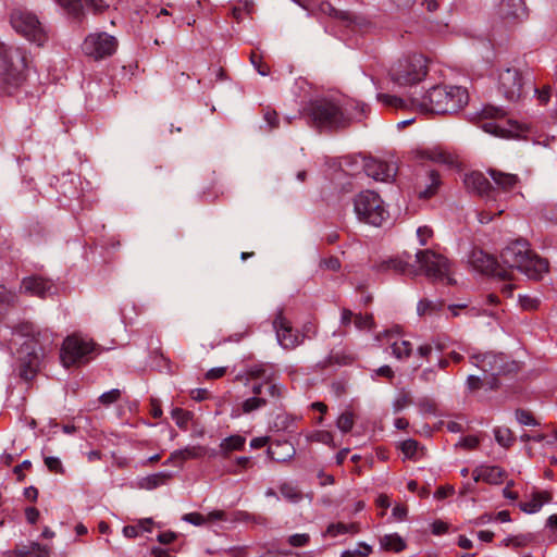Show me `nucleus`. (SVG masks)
<instances>
[{
  "instance_id": "ddd939ff",
  "label": "nucleus",
  "mask_w": 557,
  "mask_h": 557,
  "mask_svg": "<svg viewBox=\"0 0 557 557\" xmlns=\"http://www.w3.org/2000/svg\"><path fill=\"white\" fill-rule=\"evenodd\" d=\"M92 351V344L78 336H69L61 349V361L69 368L76 363L87 361V356Z\"/></svg>"
},
{
  "instance_id": "338daca9",
  "label": "nucleus",
  "mask_w": 557,
  "mask_h": 557,
  "mask_svg": "<svg viewBox=\"0 0 557 557\" xmlns=\"http://www.w3.org/2000/svg\"><path fill=\"white\" fill-rule=\"evenodd\" d=\"M139 527L138 525H126L123 528V534L125 537L135 539L139 535Z\"/></svg>"
},
{
  "instance_id": "0e129e2a",
  "label": "nucleus",
  "mask_w": 557,
  "mask_h": 557,
  "mask_svg": "<svg viewBox=\"0 0 557 557\" xmlns=\"http://www.w3.org/2000/svg\"><path fill=\"white\" fill-rule=\"evenodd\" d=\"M454 487L453 486H442L440 488L436 490L434 496L435 498L437 499H444L446 498L447 496L449 495H453L454 494Z\"/></svg>"
},
{
  "instance_id": "20e7f679",
  "label": "nucleus",
  "mask_w": 557,
  "mask_h": 557,
  "mask_svg": "<svg viewBox=\"0 0 557 557\" xmlns=\"http://www.w3.org/2000/svg\"><path fill=\"white\" fill-rule=\"evenodd\" d=\"M502 265L509 271L512 278V271L518 270L530 280L540 281L548 272L549 263L529 248L527 240L518 239L507 245L500 253Z\"/></svg>"
},
{
  "instance_id": "f257e3e1",
  "label": "nucleus",
  "mask_w": 557,
  "mask_h": 557,
  "mask_svg": "<svg viewBox=\"0 0 557 557\" xmlns=\"http://www.w3.org/2000/svg\"><path fill=\"white\" fill-rule=\"evenodd\" d=\"M13 343L20 345L16 351L21 377L32 380L39 370L45 355L52 350L54 336L49 330H37L34 324L23 322L12 332Z\"/></svg>"
},
{
  "instance_id": "4d7b16f0",
  "label": "nucleus",
  "mask_w": 557,
  "mask_h": 557,
  "mask_svg": "<svg viewBox=\"0 0 557 557\" xmlns=\"http://www.w3.org/2000/svg\"><path fill=\"white\" fill-rule=\"evenodd\" d=\"M263 120L267 122L270 129L277 127L278 116H277L276 111L268 108L263 113Z\"/></svg>"
},
{
  "instance_id": "bb28decb",
  "label": "nucleus",
  "mask_w": 557,
  "mask_h": 557,
  "mask_svg": "<svg viewBox=\"0 0 557 557\" xmlns=\"http://www.w3.org/2000/svg\"><path fill=\"white\" fill-rule=\"evenodd\" d=\"M472 474L474 482L482 480L490 484H499L503 482L505 476L504 470L496 466H484L476 468Z\"/></svg>"
},
{
  "instance_id": "6e6552de",
  "label": "nucleus",
  "mask_w": 557,
  "mask_h": 557,
  "mask_svg": "<svg viewBox=\"0 0 557 557\" xmlns=\"http://www.w3.org/2000/svg\"><path fill=\"white\" fill-rule=\"evenodd\" d=\"M416 262L418 263V274L423 273L434 281L453 284L450 263L445 256L430 249L418 250L416 252Z\"/></svg>"
},
{
  "instance_id": "4468645a",
  "label": "nucleus",
  "mask_w": 557,
  "mask_h": 557,
  "mask_svg": "<svg viewBox=\"0 0 557 557\" xmlns=\"http://www.w3.org/2000/svg\"><path fill=\"white\" fill-rule=\"evenodd\" d=\"M468 262L475 271L482 274L498 276L503 280L509 277V271L497 262L493 256L484 252L482 249H472Z\"/></svg>"
},
{
  "instance_id": "4c0bfd02",
  "label": "nucleus",
  "mask_w": 557,
  "mask_h": 557,
  "mask_svg": "<svg viewBox=\"0 0 557 557\" xmlns=\"http://www.w3.org/2000/svg\"><path fill=\"white\" fill-rule=\"evenodd\" d=\"M358 527L354 523L351 524H345L342 522L330 524L326 529V534L335 537L339 534H346V533H357Z\"/></svg>"
},
{
  "instance_id": "2f4dec72",
  "label": "nucleus",
  "mask_w": 557,
  "mask_h": 557,
  "mask_svg": "<svg viewBox=\"0 0 557 557\" xmlns=\"http://www.w3.org/2000/svg\"><path fill=\"white\" fill-rule=\"evenodd\" d=\"M444 307L442 300L421 299L417 305V312L420 317L434 315Z\"/></svg>"
},
{
  "instance_id": "bf43d9fd",
  "label": "nucleus",
  "mask_w": 557,
  "mask_h": 557,
  "mask_svg": "<svg viewBox=\"0 0 557 557\" xmlns=\"http://www.w3.org/2000/svg\"><path fill=\"white\" fill-rule=\"evenodd\" d=\"M308 541H309V535L306 533L293 534L288 539V543L295 547L304 546L308 543Z\"/></svg>"
},
{
  "instance_id": "b1692460",
  "label": "nucleus",
  "mask_w": 557,
  "mask_h": 557,
  "mask_svg": "<svg viewBox=\"0 0 557 557\" xmlns=\"http://www.w3.org/2000/svg\"><path fill=\"white\" fill-rule=\"evenodd\" d=\"M3 557H49V548L33 542L29 545H16L14 549L5 552Z\"/></svg>"
},
{
  "instance_id": "a211bd4d",
  "label": "nucleus",
  "mask_w": 557,
  "mask_h": 557,
  "mask_svg": "<svg viewBox=\"0 0 557 557\" xmlns=\"http://www.w3.org/2000/svg\"><path fill=\"white\" fill-rule=\"evenodd\" d=\"M471 363L482 370L483 374L497 377L505 371L503 355L478 354L470 356Z\"/></svg>"
},
{
  "instance_id": "5fc2aeb1",
  "label": "nucleus",
  "mask_w": 557,
  "mask_h": 557,
  "mask_svg": "<svg viewBox=\"0 0 557 557\" xmlns=\"http://www.w3.org/2000/svg\"><path fill=\"white\" fill-rule=\"evenodd\" d=\"M236 466L234 468H230L228 472L232 474H239L243 469H246L250 466L249 457H238L235 460Z\"/></svg>"
},
{
  "instance_id": "0eeeda50",
  "label": "nucleus",
  "mask_w": 557,
  "mask_h": 557,
  "mask_svg": "<svg viewBox=\"0 0 557 557\" xmlns=\"http://www.w3.org/2000/svg\"><path fill=\"white\" fill-rule=\"evenodd\" d=\"M236 379H245V385H248L249 381H264L265 394L274 401H280L286 393L285 385L278 382L275 370L269 363L249 364L246 367L244 374H238Z\"/></svg>"
},
{
  "instance_id": "c03bdc74",
  "label": "nucleus",
  "mask_w": 557,
  "mask_h": 557,
  "mask_svg": "<svg viewBox=\"0 0 557 557\" xmlns=\"http://www.w3.org/2000/svg\"><path fill=\"white\" fill-rule=\"evenodd\" d=\"M519 305L523 310H535L541 305V298L532 295H519Z\"/></svg>"
},
{
  "instance_id": "603ef678",
  "label": "nucleus",
  "mask_w": 557,
  "mask_h": 557,
  "mask_svg": "<svg viewBox=\"0 0 557 557\" xmlns=\"http://www.w3.org/2000/svg\"><path fill=\"white\" fill-rule=\"evenodd\" d=\"M120 397H121V391L117 388H113V389L100 395L99 401L104 406H109V405L115 403Z\"/></svg>"
},
{
  "instance_id": "680f3d73",
  "label": "nucleus",
  "mask_w": 557,
  "mask_h": 557,
  "mask_svg": "<svg viewBox=\"0 0 557 557\" xmlns=\"http://www.w3.org/2000/svg\"><path fill=\"white\" fill-rule=\"evenodd\" d=\"M183 520H185L194 525H201L206 521L205 517L198 512L186 513L183 517Z\"/></svg>"
},
{
  "instance_id": "dca6fc26",
  "label": "nucleus",
  "mask_w": 557,
  "mask_h": 557,
  "mask_svg": "<svg viewBox=\"0 0 557 557\" xmlns=\"http://www.w3.org/2000/svg\"><path fill=\"white\" fill-rule=\"evenodd\" d=\"M273 327L277 343L284 349H295L304 341L305 335H300L299 332L292 326V323L283 315L282 311H280L273 320Z\"/></svg>"
},
{
  "instance_id": "f704fd0d",
  "label": "nucleus",
  "mask_w": 557,
  "mask_h": 557,
  "mask_svg": "<svg viewBox=\"0 0 557 557\" xmlns=\"http://www.w3.org/2000/svg\"><path fill=\"white\" fill-rule=\"evenodd\" d=\"M549 497L546 494L537 493L529 502L520 503L519 507L527 513L537 512L544 503L548 502Z\"/></svg>"
},
{
  "instance_id": "a18cd8bd",
  "label": "nucleus",
  "mask_w": 557,
  "mask_h": 557,
  "mask_svg": "<svg viewBox=\"0 0 557 557\" xmlns=\"http://www.w3.org/2000/svg\"><path fill=\"white\" fill-rule=\"evenodd\" d=\"M310 440L313 442L322 443L324 445H329L331 447H335V443L333 440V434L329 431L320 430L315 431L310 435Z\"/></svg>"
},
{
  "instance_id": "cd10ccee",
  "label": "nucleus",
  "mask_w": 557,
  "mask_h": 557,
  "mask_svg": "<svg viewBox=\"0 0 557 557\" xmlns=\"http://www.w3.org/2000/svg\"><path fill=\"white\" fill-rule=\"evenodd\" d=\"M487 173L494 183L503 190H510L519 183V177L516 174L506 173L496 169H488Z\"/></svg>"
},
{
  "instance_id": "c756f323",
  "label": "nucleus",
  "mask_w": 557,
  "mask_h": 557,
  "mask_svg": "<svg viewBox=\"0 0 557 557\" xmlns=\"http://www.w3.org/2000/svg\"><path fill=\"white\" fill-rule=\"evenodd\" d=\"M466 384L470 392H475L482 387L486 389H495L498 387V379L488 376L487 374H483L482 376L469 375Z\"/></svg>"
},
{
  "instance_id": "aec40b11",
  "label": "nucleus",
  "mask_w": 557,
  "mask_h": 557,
  "mask_svg": "<svg viewBox=\"0 0 557 557\" xmlns=\"http://www.w3.org/2000/svg\"><path fill=\"white\" fill-rule=\"evenodd\" d=\"M21 290L32 296L45 298L55 293L54 284L39 276H29L22 281Z\"/></svg>"
},
{
  "instance_id": "c85d7f7f",
  "label": "nucleus",
  "mask_w": 557,
  "mask_h": 557,
  "mask_svg": "<svg viewBox=\"0 0 557 557\" xmlns=\"http://www.w3.org/2000/svg\"><path fill=\"white\" fill-rule=\"evenodd\" d=\"M386 336L388 337L389 341H392V343H391L392 355L396 359L404 360L411 356L412 345L409 341L399 339V338L394 339L393 332H387Z\"/></svg>"
},
{
  "instance_id": "e433bc0d",
  "label": "nucleus",
  "mask_w": 557,
  "mask_h": 557,
  "mask_svg": "<svg viewBox=\"0 0 557 557\" xmlns=\"http://www.w3.org/2000/svg\"><path fill=\"white\" fill-rule=\"evenodd\" d=\"M494 436L496 442L503 447H509L512 445L515 437L510 429L505 426H498L494 429Z\"/></svg>"
},
{
  "instance_id": "37998d69",
  "label": "nucleus",
  "mask_w": 557,
  "mask_h": 557,
  "mask_svg": "<svg viewBox=\"0 0 557 557\" xmlns=\"http://www.w3.org/2000/svg\"><path fill=\"white\" fill-rule=\"evenodd\" d=\"M429 158L438 163L453 165L455 163V157L450 154L449 152L442 150V149H434L430 151Z\"/></svg>"
},
{
  "instance_id": "9b49d317",
  "label": "nucleus",
  "mask_w": 557,
  "mask_h": 557,
  "mask_svg": "<svg viewBox=\"0 0 557 557\" xmlns=\"http://www.w3.org/2000/svg\"><path fill=\"white\" fill-rule=\"evenodd\" d=\"M25 69V57L15 47L0 42V76L10 84L16 85L22 79Z\"/></svg>"
},
{
  "instance_id": "473e14b6",
  "label": "nucleus",
  "mask_w": 557,
  "mask_h": 557,
  "mask_svg": "<svg viewBox=\"0 0 557 557\" xmlns=\"http://www.w3.org/2000/svg\"><path fill=\"white\" fill-rule=\"evenodd\" d=\"M171 479V474L168 472H159L154 474H150L144 478L139 482V486L145 490H153L160 485L165 484Z\"/></svg>"
},
{
  "instance_id": "e2e57ef3",
  "label": "nucleus",
  "mask_w": 557,
  "mask_h": 557,
  "mask_svg": "<svg viewBox=\"0 0 557 557\" xmlns=\"http://www.w3.org/2000/svg\"><path fill=\"white\" fill-rule=\"evenodd\" d=\"M322 264L324 265L325 269L334 272L341 269L339 260L334 257L323 260Z\"/></svg>"
},
{
  "instance_id": "39448f33",
  "label": "nucleus",
  "mask_w": 557,
  "mask_h": 557,
  "mask_svg": "<svg viewBox=\"0 0 557 557\" xmlns=\"http://www.w3.org/2000/svg\"><path fill=\"white\" fill-rule=\"evenodd\" d=\"M532 82L533 75L530 71L507 66L498 71L497 90L508 101L516 102L523 97L527 88H533Z\"/></svg>"
},
{
  "instance_id": "f8f14e48",
  "label": "nucleus",
  "mask_w": 557,
  "mask_h": 557,
  "mask_svg": "<svg viewBox=\"0 0 557 557\" xmlns=\"http://www.w3.org/2000/svg\"><path fill=\"white\" fill-rule=\"evenodd\" d=\"M83 51L95 60L112 55L117 48V40L107 33H94L88 35L83 42Z\"/></svg>"
},
{
  "instance_id": "a878e982",
  "label": "nucleus",
  "mask_w": 557,
  "mask_h": 557,
  "mask_svg": "<svg viewBox=\"0 0 557 557\" xmlns=\"http://www.w3.org/2000/svg\"><path fill=\"white\" fill-rule=\"evenodd\" d=\"M465 185L468 189L481 196H488L492 190L490 181L481 172H472L466 175Z\"/></svg>"
},
{
  "instance_id": "69168bd1",
  "label": "nucleus",
  "mask_w": 557,
  "mask_h": 557,
  "mask_svg": "<svg viewBox=\"0 0 557 557\" xmlns=\"http://www.w3.org/2000/svg\"><path fill=\"white\" fill-rule=\"evenodd\" d=\"M355 552L357 557H368L372 552V547L366 543H359Z\"/></svg>"
},
{
  "instance_id": "ea45409f",
  "label": "nucleus",
  "mask_w": 557,
  "mask_h": 557,
  "mask_svg": "<svg viewBox=\"0 0 557 557\" xmlns=\"http://www.w3.org/2000/svg\"><path fill=\"white\" fill-rule=\"evenodd\" d=\"M377 101L383 103L386 107L403 109L407 107V101L405 99L398 98L396 96L387 95V94H377Z\"/></svg>"
},
{
  "instance_id": "7ed1b4c3",
  "label": "nucleus",
  "mask_w": 557,
  "mask_h": 557,
  "mask_svg": "<svg viewBox=\"0 0 557 557\" xmlns=\"http://www.w3.org/2000/svg\"><path fill=\"white\" fill-rule=\"evenodd\" d=\"M468 91L460 86H434L419 96H412L410 106L421 113H454L468 102Z\"/></svg>"
},
{
  "instance_id": "4be33fe9",
  "label": "nucleus",
  "mask_w": 557,
  "mask_h": 557,
  "mask_svg": "<svg viewBox=\"0 0 557 557\" xmlns=\"http://www.w3.org/2000/svg\"><path fill=\"white\" fill-rule=\"evenodd\" d=\"M60 5L67 15L73 18H79L83 14L82 0H53ZM87 5H90L96 12H101L109 4L104 0H84Z\"/></svg>"
},
{
  "instance_id": "6e6d98bb",
  "label": "nucleus",
  "mask_w": 557,
  "mask_h": 557,
  "mask_svg": "<svg viewBox=\"0 0 557 557\" xmlns=\"http://www.w3.org/2000/svg\"><path fill=\"white\" fill-rule=\"evenodd\" d=\"M250 61L260 75H262V76L269 75V73H270L269 67L267 65L262 64L260 57H258L256 53H251Z\"/></svg>"
},
{
  "instance_id": "7c9ffc66",
  "label": "nucleus",
  "mask_w": 557,
  "mask_h": 557,
  "mask_svg": "<svg viewBox=\"0 0 557 557\" xmlns=\"http://www.w3.org/2000/svg\"><path fill=\"white\" fill-rule=\"evenodd\" d=\"M380 546L384 550L399 553L405 549L406 543L397 533L385 534L380 539Z\"/></svg>"
},
{
  "instance_id": "3c124183",
  "label": "nucleus",
  "mask_w": 557,
  "mask_h": 557,
  "mask_svg": "<svg viewBox=\"0 0 557 557\" xmlns=\"http://www.w3.org/2000/svg\"><path fill=\"white\" fill-rule=\"evenodd\" d=\"M411 404L410 396L406 393H400L393 401V410L395 413L404 410Z\"/></svg>"
},
{
  "instance_id": "58836bf2",
  "label": "nucleus",
  "mask_w": 557,
  "mask_h": 557,
  "mask_svg": "<svg viewBox=\"0 0 557 557\" xmlns=\"http://www.w3.org/2000/svg\"><path fill=\"white\" fill-rule=\"evenodd\" d=\"M171 417L180 429L186 430L193 419V413L182 408H174L171 411Z\"/></svg>"
},
{
  "instance_id": "72a5a7b5",
  "label": "nucleus",
  "mask_w": 557,
  "mask_h": 557,
  "mask_svg": "<svg viewBox=\"0 0 557 557\" xmlns=\"http://www.w3.org/2000/svg\"><path fill=\"white\" fill-rule=\"evenodd\" d=\"M246 443V438L242 435L235 434L224 438L220 448L224 455H228L233 450H243Z\"/></svg>"
},
{
  "instance_id": "13d9d810",
  "label": "nucleus",
  "mask_w": 557,
  "mask_h": 557,
  "mask_svg": "<svg viewBox=\"0 0 557 557\" xmlns=\"http://www.w3.org/2000/svg\"><path fill=\"white\" fill-rule=\"evenodd\" d=\"M417 236L420 245L424 246L428 240L433 236V231L429 226H420L417 230Z\"/></svg>"
},
{
  "instance_id": "393cba45",
  "label": "nucleus",
  "mask_w": 557,
  "mask_h": 557,
  "mask_svg": "<svg viewBox=\"0 0 557 557\" xmlns=\"http://www.w3.org/2000/svg\"><path fill=\"white\" fill-rule=\"evenodd\" d=\"M206 454V448L202 446H187L183 449L173 451L170 457L165 460L164 465H176L182 463L187 459L200 458Z\"/></svg>"
},
{
  "instance_id": "774afa93",
  "label": "nucleus",
  "mask_w": 557,
  "mask_h": 557,
  "mask_svg": "<svg viewBox=\"0 0 557 557\" xmlns=\"http://www.w3.org/2000/svg\"><path fill=\"white\" fill-rule=\"evenodd\" d=\"M392 515L397 520H404L407 516V508L403 505H396L393 508Z\"/></svg>"
},
{
  "instance_id": "a19ab883",
  "label": "nucleus",
  "mask_w": 557,
  "mask_h": 557,
  "mask_svg": "<svg viewBox=\"0 0 557 557\" xmlns=\"http://www.w3.org/2000/svg\"><path fill=\"white\" fill-rule=\"evenodd\" d=\"M429 180H430V183L426 185V187L419 191V197L420 198H425V199L430 198L437 190V187L440 185V177H438V175L434 171H431L430 174H429Z\"/></svg>"
},
{
  "instance_id": "412c9836",
  "label": "nucleus",
  "mask_w": 557,
  "mask_h": 557,
  "mask_svg": "<svg viewBox=\"0 0 557 557\" xmlns=\"http://www.w3.org/2000/svg\"><path fill=\"white\" fill-rule=\"evenodd\" d=\"M497 15L505 22L522 21L527 16V9L522 0H502L497 5Z\"/></svg>"
},
{
  "instance_id": "49530a36",
  "label": "nucleus",
  "mask_w": 557,
  "mask_h": 557,
  "mask_svg": "<svg viewBox=\"0 0 557 557\" xmlns=\"http://www.w3.org/2000/svg\"><path fill=\"white\" fill-rule=\"evenodd\" d=\"M434 348L440 352L443 350V346L440 344L433 345L432 343H424L417 348V355L429 361Z\"/></svg>"
},
{
  "instance_id": "f03ea898",
  "label": "nucleus",
  "mask_w": 557,
  "mask_h": 557,
  "mask_svg": "<svg viewBox=\"0 0 557 557\" xmlns=\"http://www.w3.org/2000/svg\"><path fill=\"white\" fill-rule=\"evenodd\" d=\"M358 113L352 115L344 108L341 101L334 97H319L309 101L302 109V115L311 125L320 129L345 128L354 119H360L367 110L364 103H357Z\"/></svg>"
},
{
  "instance_id": "6ab92c4d",
  "label": "nucleus",
  "mask_w": 557,
  "mask_h": 557,
  "mask_svg": "<svg viewBox=\"0 0 557 557\" xmlns=\"http://www.w3.org/2000/svg\"><path fill=\"white\" fill-rule=\"evenodd\" d=\"M480 115H481L480 127L484 132L496 135V136L504 135V129L498 122V120L503 119L506 115V111L503 108L487 106L482 109Z\"/></svg>"
},
{
  "instance_id": "5701e85b",
  "label": "nucleus",
  "mask_w": 557,
  "mask_h": 557,
  "mask_svg": "<svg viewBox=\"0 0 557 557\" xmlns=\"http://www.w3.org/2000/svg\"><path fill=\"white\" fill-rule=\"evenodd\" d=\"M405 255L401 257H395V258H388L385 260H382L376 264V270L379 272H388L394 271L398 274H408L411 276L418 275V270L414 264H411L408 262V260H405ZM406 257H409L406 253Z\"/></svg>"
},
{
  "instance_id": "2eb2a0df",
  "label": "nucleus",
  "mask_w": 557,
  "mask_h": 557,
  "mask_svg": "<svg viewBox=\"0 0 557 557\" xmlns=\"http://www.w3.org/2000/svg\"><path fill=\"white\" fill-rule=\"evenodd\" d=\"M251 396L247 397L242 401L237 411H233V417H239L240 414H250L255 411L261 410L268 405H275L274 401L265 394L264 381H256L250 386Z\"/></svg>"
},
{
  "instance_id": "052dcab7",
  "label": "nucleus",
  "mask_w": 557,
  "mask_h": 557,
  "mask_svg": "<svg viewBox=\"0 0 557 557\" xmlns=\"http://www.w3.org/2000/svg\"><path fill=\"white\" fill-rule=\"evenodd\" d=\"M45 465L52 472H62L63 471L62 463H61L60 459L57 457H46Z\"/></svg>"
},
{
  "instance_id": "c9c22d12",
  "label": "nucleus",
  "mask_w": 557,
  "mask_h": 557,
  "mask_svg": "<svg viewBox=\"0 0 557 557\" xmlns=\"http://www.w3.org/2000/svg\"><path fill=\"white\" fill-rule=\"evenodd\" d=\"M280 492L282 496L290 503H298L302 498V494L297 486L288 482H284L280 485Z\"/></svg>"
},
{
  "instance_id": "9d476101",
  "label": "nucleus",
  "mask_w": 557,
  "mask_h": 557,
  "mask_svg": "<svg viewBox=\"0 0 557 557\" xmlns=\"http://www.w3.org/2000/svg\"><path fill=\"white\" fill-rule=\"evenodd\" d=\"M12 27L28 41L44 46L48 40V32L38 17L28 11L14 10L11 14Z\"/></svg>"
},
{
  "instance_id": "f3484780",
  "label": "nucleus",
  "mask_w": 557,
  "mask_h": 557,
  "mask_svg": "<svg viewBox=\"0 0 557 557\" xmlns=\"http://www.w3.org/2000/svg\"><path fill=\"white\" fill-rule=\"evenodd\" d=\"M362 168L369 177L380 182H391L397 173L394 162H385L375 158H362Z\"/></svg>"
},
{
  "instance_id": "09e8293b",
  "label": "nucleus",
  "mask_w": 557,
  "mask_h": 557,
  "mask_svg": "<svg viewBox=\"0 0 557 557\" xmlns=\"http://www.w3.org/2000/svg\"><path fill=\"white\" fill-rule=\"evenodd\" d=\"M16 301V295L11 290H0V314L9 307L14 305Z\"/></svg>"
},
{
  "instance_id": "79ce46f5",
  "label": "nucleus",
  "mask_w": 557,
  "mask_h": 557,
  "mask_svg": "<svg viewBox=\"0 0 557 557\" xmlns=\"http://www.w3.org/2000/svg\"><path fill=\"white\" fill-rule=\"evenodd\" d=\"M355 424V417L351 411H345L343 412L336 421V426L339 431L343 433L349 432Z\"/></svg>"
},
{
  "instance_id": "423d86ee",
  "label": "nucleus",
  "mask_w": 557,
  "mask_h": 557,
  "mask_svg": "<svg viewBox=\"0 0 557 557\" xmlns=\"http://www.w3.org/2000/svg\"><path fill=\"white\" fill-rule=\"evenodd\" d=\"M354 212L358 221L381 226L388 218V212L379 194L372 190L360 191L354 198Z\"/></svg>"
},
{
  "instance_id": "1a4fd4ad",
  "label": "nucleus",
  "mask_w": 557,
  "mask_h": 557,
  "mask_svg": "<svg viewBox=\"0 0 557 557\" xmlns=\"http://www.w3.org/2000/svg\"><path fill=\"white\" fill-rule=\"evenodd\" d=\"M426 60L421 54H413L399 60L391 70V79L399 85L407 86L421 82L426 75Z\"/></svg>"
},
{
  "instance_id": "8fccbe9b",
  "label": "nucleus",
  "mask_w": 557,
  "mask_h": 557,
  "mask_svg": "<svg viewBox=\"0 0 557 557\" xmlns=\"http://www.w3.org/2000/svg\"><path fill=\"white\" fill-rule=\"evenodd\" d=\"M354 323L358 330H370L373 326V318L371 314H356Z\"/></svg>"
},
{
  "instance_id": "de8ad7c7",
  "label": "nucleus",
  "mask_w": 557,
  "mask_h": 557,
  "mask_svg": "<svg viewBox=\"0 0 557 557\" xmlns=\"http://www.w3.org/2000/svg\"><path fill=\"white\" fill-rule=\"evenodd\" d=\"M419 448V443L414 440H407L400 444V449L406 458H414Z\"/></svg>"
},
{
  "instance_id": "864d4df0",
  "label": "nucleus",
  "mask_w": 557,
  "mask_h": 557,
  "mask_svg": "<svg viewBox=\"0 0 557 557\" xmlns=\"http://www.w3.org/2000/svg\"><path fill=\"white\" fill-rule=\"evenodd\" d=\"M516 419L520 424H523V425H536L537 424V422L533 418V416L525 410H517Z\"/></svg>"
}]
</instances>
